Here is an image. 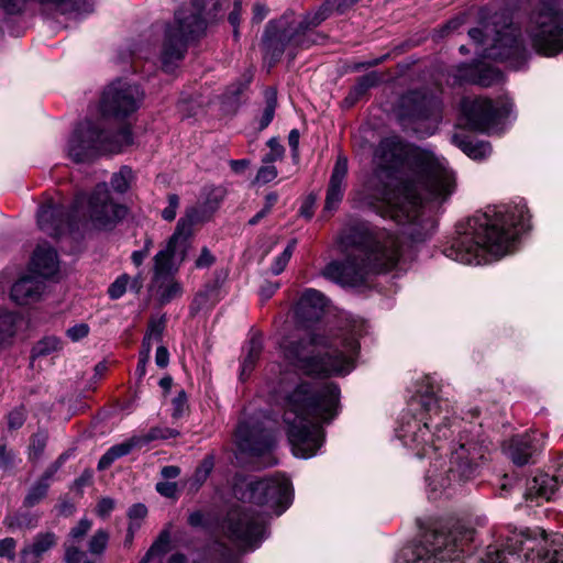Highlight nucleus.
<instances>
[{
  "instance_id": "obj_1",
  "label": "nucleus",
  "mask_w": 563,
  "mask_h": 563,
  "mask_svg": "<svg viewBox=\"0 0 563 563\" xmlns=\"http://www.w3.org/2000/svg\"><path fill=\"white\" fill-rule=\"evenodd\" d=\"M374 168L364 183L365 200L382 217L399 225L412 242L421 243L434 223L420 214L422 194L446 199L454 189V175L431 153L412 148L398 136L383 139L374 151Z\"/></svg>"
},
{
  "instance_id": "obj_2",
  "label": "nucleus",
  "mask_w": 563,
  "mask_h": 563,
  "mask_svg": "<svg viewBox=\"0 0 563 563\" xmlns=\"http://www.w3.org/2000/svg\"><path fill=\"white\" fill-rule=\"evenodd\" d=\"M144 92L125 80H114L103 91L100 100L101 118L85 120L74 130L67 145L68 156L76 163L93 159L102 154L121 152L133 142L131 128L122 124L113 132L109 119H123L142 104Z\"/></svg>"
},
{
  "instance_id": "obj_3",
  "label": "nucleus",
  "mask_w": 563,
  "mask_h": 563,
  "mask_svg": "<svg viewBox=\"0 0 563 563\" xmlns=\"http://www.w3.org/2000/svg\"><path fill=\"white\" fill-rule=\"evenodd\" d=\"M340 389L332 382L302 380L286 393L284 422L292 453L311 457L323 443L322 421L338 413Z\"/></svg>"
},
{
  "instance_id": "obj_4",
  "label": "nucleus",
  "mask_w": 563,
  "mask_h": 563,
  "mask_svg": "<svg viewBox=\"0 0 563 563\" xmlns=\"http://www.w3.org/2000/svg\"><path fill=\"white\" fill-rule=\"evenodd\" d=\"M243 501L263 507L255 511L252 506H239L229 511L224 530L229 540L240 550H253L265 538L266 517L282 515L290 504L291 486L283 475L263 478L246 484L245 489L235 488Z\"/></svg>"
},
{
  "instance_id": "obj_5",
  "label": "nucleus",
  "mask_w": 563,
  "mask_h": 563,
  "mask_svg": "<svg viewBox=\"0 0 563 563\" xmlns=\"http://www.w3.org/2000/svg\"><path fill=\"white\" fill-rule=\"evenodd\" d=\"M364 322L351 321L340 334L309 333L282 343L285 358L307 375H346L354 368Z\"/></svg>"
},
{
  "instance_id": "obj_6",
  "label": "nucleus",
  "mask_w": 563,
  "mask_h": 563,
  "mask_svg": "<svg viewBox=\"0 0 563 563\" xmlns=\"http://www.w3.org/2000/svg\"><path fill=\"white\" fill-rule=\"evenodd\" d=\"M125 214L126 208L111 199L107 184L102 183L91 195L76 196L70 206L64 205L59 199H46L38 206L36 224L43 234L53 241H59L78 229L81 218L88 217L98 229H108Z\"/></svg>"
},
{
  "instance_id": "obj_7",
  "label": "nucleus",
  "mask_w": 563,
  "mask_h": 563,
  "mask_svg": "<svg viewBox=\"0 0 563 563\" xmlns=\"http://www.w3.org/2000/svg\"><path fill=\"white\" fill-rule=\"evenodd\" d=\"M526 203L488 205L456 224L460 246H512L530 229Z\"/></svg>"
},
{
  "instance_id": "obj_8",
  "label": "nucleus",
  "mask_w": 563,
  "mask_h": 563,
  "mask_svg": "<svg viewBox=\"0 0 563 563\" xmlns=\"http://www.w3.org/2000/svg\"><path fill=\"white\" fill-rule=\"evenodd\" d=\"M426 389L420 390V402L428 417L410 418L402 422L398 438L404 445L416 451L417 456H424L430 451H438L451 435L449 410L443 412L435 390L429 377L426 378Z\"/></svg>"
},
{
  "instance_id": "obj_9",
  "label": "nucleus",
  "mask_w": 563,
  "mask_h": 563,
  "mask_svg": "<svg viewBox=\"0 0 563 563\" xmlns=\"http://www.w3.org/2000/svg\"><path fill=\"white\" fill-rule=\"evenodd\" d=\"M221 7L220 0H190L188 8L176 12L174 24L166 29L161 53L164 71H174L185 56L187 41L202 33L207 19L216 18Z\"/></svg>"
},
{
  "instance_id": "obj_10",
  "label": "nucleus",
  "mask_w": 563,
  "mask_h": 563,
  "mask_svg": "<svg viewBox=\"0 0 563 563\" xmlns=\"http://www.w3.org/2000/svg\"><path fill=\"white\" fill-rule=\"evenodd\" d=\"M402 249H351L341 258L330 262L322 271L324 277L342 285L357 287L369 276L387 272L400 264Z\"/></svg>"
},
{
  "instance_id": "obj_11",
  "label": "nucleus",
  "mask_w": 563,
  "mask_h": 563,
  "mask_svg": "<svg viewBox=\"0 0 563 563\" xmlns=\"http://www.w3.org/2000/svg\"><path fill=\"white\" fill-rule=\"evenodd\" d=\"M548 544L544 531H512L501 544L488 545L483 561L485 563H509V559H520L530 563H563V551L553 550L542 553Z\"/></svg>"
},
{
  "instance_id": "obj_12",
  "label": "nucleus",
  "mask_w": 563,
  "mask_h": 563,
  "mask_svg": "<svg viewBox=\"0 0 563 563\" xmlns=\"http://www.w3.org/2000/svg\"><path fill=\"white\" fill-rule=\"evenodd\" d=\"M526 34L538 54L558 55L563 52V12L555 3L542 1L529 15Z\"/></svg>"
},
{
  "instance_id": "obj_13",
  "label": "nucleus",
  "mask_w": 563,
  "mask_h": 563,
  "mask_svg": "<svg viewBox=\"0 0 563 563\" xmlns=\"http://www.w3.org/2000/svg\"><path fill=\"white\" fill-rule=\"evenodd\" d=\"M499 15L494 16L493 25L485 24L484 29L474 27L468 31L470 37L475 43L492 44L485 49V56L495 60L508 62L514 69H520L530 56L522 41L518 38L517 29L512 24L505 23L497 27Z\"/></svg>"
},
{
  "instance_id": "obj_14",
  "label": "nucleus",
  "mask_w": 563,
  "mask_h": 563,
  "mask_svg": "<svg viewBox=\"0 0 563 563\" xmlns=\"http://www.w3.org/2000/svg\"><path fill=\"white\" fill-rule=\"evenodd\" d=\"M474 538V531L459 526L445 532H431L426 534L424 542L417 545L407 547L401 555L407 562L430 563L433 559L439 561L453 560L465 551Z\"/></svg>"
},
{
  "instance_id": "obj_15",
  "label": "nucleus",
  "mask_w": 563,
  "mask_h": 563,
  "mask_svg": "<svg viewBox=\"0 0 563 563\" xmlns=\"http://www.w3.org/2000/svg\"><path fill=\"white\" fill-rule=\"evenodd\" d=\"M224 197V188L216 186L205 187L201 190L198 203L187 208L185 214L178 220L167 246H184L189 243L196 232V228L212 219Z\"/></svg>"
},
{
  "instance_id": "obj_16",
  "label": "nucleus",
  "mask_w": 563,
  "mask_h": 563,
  "mask_svg": "<svg viewBox=\"0 0 563 563\" xmlns=\"http://www.w3.org/2000/svg\"><path fill=\"white\" fill-rule=\"evenodd\" d=\"M178 250L162 249L155 255L154 276L150 290L161 305L169 303L183 295V285L175 278L184 260V252Z\"/></svg>"
},
{
  "instance_id": "obj_17",
  "label": "nucleus",
  "mask_w": 563,
  "mask_h": 563,
  "mask_svg": "<svg viewBox=\"0 0 563 563\" xmlns=\"http://www.w3.org/2000/svg\"><path fill=\"white\" fill-rule=\"evenodd\" d=\"M274 424L271 418L262 413L242 420L235 431L239 449L257 456L269 452L275 443Z\"/></svg>"
},
{
  "instance_id": "obj_18",
  "label": "nucleus",
  "mask_w": 563,
  "mask_h": 563,
  "mask_svg": "<svg viewBox=\"0 0 563 563\" xmlns=\"http://www.w3.org/2000/svg\"><path fill=\"white\" fill-rule=\"evenodd\" d=\"M484 457V449L475 442L462 443L459 448L454 449L450 457V467L448 470V477L440 486L445 488L452 482L466 481L474 476L479 461Z\"/></svg>"
},
{
  "instance_id": "obj_19",
  "label": "nucleus",
  "mask_w": 563,
  "mask_h": 563,
  "mask_svg": "<svg viewBox=\"0 0 563 563\" xmlns=\"http://www.w3.org/2000/svg\"><path fill=\"white\" fill-rule=\"evenodd\" d=\"M461 109L471 129L486 132L494 128L501 117L509 113L507 104L495 107L492 100L486 98H464Z\"/></svg>"
},
{
  "instance_id": "obj_20",
  "label": "nucleus",
  "mask_w": 563,
  "mask_h": 563,
  "mask_svg": "<svg viewBox=\"0 0 563 563\" xmlns=\"http://www.w3.org/2000/svg\"><path fill=\"white\" fill-rule=\"evenodd\" d=\"M396 111L404 124L431 118L437 120L440 114V103L435 97L415 90L399 98Z\"/></svg>"
},
{
  "instance_id": "obj_21",
  "label": "nucleus",
  "mask_w": 563,
  "mask_h": 563,
  "mask_svg": "<svg viewBox=\"0 0 563 563\" xmlns=\"http://www.w3.org/2000/svg\"><path fill=\"white\" fill-rule=\"evenodd\" d=\"M343 246H386L396 242L395 235L388 230L368 222L352 225Z\"/></svg>"
},
{
  "instance_id": "obj_22",
  "label": "nucleus",
  "mask_w": 563,
  "mask_h": 563,
  "mask_svg": "<svg viewBox=\"0 0 563 563\" xmlns=\"http://www.w3.org/2000/svg\"><path fill=\"white\" fill-rule=\"evenodd\" d=\"M46 290V283L26 269L11 286L10 298L18 305H30L40 301Z\"/></svg>"
},
{
  "instance_id": "obj_23",
  "label": "nucleus",
  "mask_w": 563,
  "mask_h": 563,
  "mask_svg": "<svg viewBox=\"0 0 563 563\" xmlns=\"http://www.w3.org/2000/svg\"><path fill=\"white\" fill-rule=\"evenodd\" d=\"M445 257L463 265H484L510 255L509 249H442Z\"/></svg>"
},
{
  "instance_id": "obj_24",
  "label": "nucleus",
  "mask_w": 563,
  "mask_h": 563,
  "mask_svg": "<svg viewBox=\"0 0 563 563\" xmlns=\"http://www.w3.org/2000/svg\"><path fill=\"white\" fill-rule=\"evenodd\" d=\"M37 278L57 282L60 278V264L55 249H36L26 268Z\"/></svg>"
},
{
  "instance_id": "obj_25",
  "label": "nucleus",
  "mask_w": 563,
  "mask_h": 563,
  "mask_svg": "<svg viewBox=\"0 0 563 563\" xmlns=\"http://www.w3.org/2000/svg\"><path fill=\"white\" fill-rule=\"evenodd\" d=\"M346 175L347 158L343 155H339L334 163L327 189L324 211L332 212L338 209L344 196Z\"/></svg>"
},
{
  "instance_id": "obj_26",
  "label": "nucleus",
  "mask_w": 563,
  "mask_h": 563,
  "mask_svg": "<svg viewBox=\"0 0 563 563\" xmlns=\"http://www.w3.org/2000/svg\"><path fill=\"white\" fill-rule=\"evenodd\" d=\"M65 461L66 455L62 454L44 471L42 476L32 484L23 499L24 507L32 508L44 500V498L47 496L53 476L57 473Z\"/></svg>"
},
{
  "instance_id": "obj_27",
  "label": "nucleus",
  "mask_w": 563,
  "mask_h": 563,
  "mask_svg": "<svg viewBox=\"0 0 563 563\" xmlns=\"http://www.w3.org/2000/svg\"><path fill=\"white\" fill-rule=\"evenodd\" d=\"M561 485H563V466L552 476L541 473L530 479L527 484L526 497L550 499Z\"/></svg>"
},
{
  "instance_id": "obj_28",
  "label": "nucleus",
  "mask_w": 563,
  "mask_h": 563,
  "mask_svg": "<svg viewBox=\"0 0 563 563\" xmlns=\"http://www.w3.org/2000/svg\"><path fill=\"white\" fill-rule=\"evenodd\" d=\"M456 82H472L482 87H490L501 80V73L493 67L481 68L471 65H462L454 74Z\"/></svg>"
},
{
  "instance_id": "obj_29",
  "label": "nucleus",
  "mask_w": 563,
  "mask_h": 563,
  "mask_svg": "<svg viewBox=\"0 0 563 563\" xmlns=\"http://www.w3.org/2000/svg\"><path fill=\"white\" fill-rule=\"evenodd\" d=\"M58 538L52 531L40 532L21 550V563H41L43 555L57 544Z\"/></svg>"
},
{
  "instance_id": "obj_30",
  "label": "nucleus",
  "mask_w": 563,
  "mask_h": 563,
  "mask_svg": "<svg viewBox=\"0 0 563 563\" xmlns=\"http://www.w3.org/2000/svg\"><path fill=\"white\" fill-rule=\"evenodd\" d=\"M536 435V433L533 437L529 434L517 435L509 441L506 453L515 464L525 465L529 462V459L538 449L534 444Z\"/></svg>"
},
{
  "instance_id": "obj_31",
  "label": "nucleus",
  "mask_w": 563,
  "mask_h": 563,
  "mask_svg": "<svg viewBox=\"0 0 563 563\" xmlns=\"http://www.w3.org/2000/svg\"><path fill=\"white\" fill-rule=\"evenodd\" d=\"M262 351L263 339L260 334L254 333L244 346V355L240 373L242 379H245L250 376L262 354Z\"/></svg>"
},
{
  "instance_id": "obj_32",
  "label": "nucleus",
  "mask_w": 563,
  "mask_h": 563,
  "mask_svg": "<svg viewBox=\"0 0 563 563\" xmlns=\"http://www.w3.org/2000/svg\"><path fill=\"white\" fill-rule=\"evenodd\" d=\"M383 77L377 71H371L360 77L356 84L350 89L347 96L344 98V104L346 107L354 106L361 98H363L368 89L377 86L382 81Z\"/></svg>"
},
{
  "instance_id": "obj_33",
  "label": "nucleus",
  "mask_w": 563,
  "mask_h": 563,
  "mask_svg": "<svg viewBox=\"0 0 563 563\" xmlns=\"http://www.w3.org/2000/svg\"><path fill=\"white\" fill-rule=\"evenodd\" d=\"M142 443L139 435H134L126 441L111 446L99 460L98 470H107L115 460L125 456L135 448H141Z\"/></svg>"
},
{
  "instance_id": "obj_34",
  "label": "nucleus",
  "mask_w": 563,
  "mask_h": 563,
  "mask_svg": "<svg viewBox=\"0 0 563 563\" xmlns=\"http://www.w3.org/2000/svg\"><path fill=\"white\" fill-rule=\"evenodd\" d=\"M325 297L320 291L309 288L301 295L298 309L302 314H308L310 318H318L325 307Z\"/></svg>"
},
{
  "instance_id": "obj_35",
  "label": "nucleus",
  "mask_w": 563,
  "mask_h": 563,
  "mask_svg": "<svg viewBox=\"0 0 563 563\" xmlns=\"http://www.w3.org/2000/svg\"><path fill=\"white\" fill-rule=\"evenodd\" d=\"M169 542L170 531L169 528H165L159 532L157 539L141 560V563H148L153 558L165 554L168 551Z\"/></svg>"
},
{
  "instance_id": "obj_36",
  "label": "nucleus",
  "mask_w": 563,
  "mask_h": 563,
  "mask_svg": "<svg viewBox=\"0 0 563 563\" xmlns=\"http://www.w3.org/2000/svg\"><path fill=\"white\" fill-rule=\"evenodd\" d=\"M460 148L470 157L474 159H482L490 154L492 147L485 142H473L471 140H461L459 142Z\"/></svg>"
},
{
  "instance_id": "obj_37",
  "label": "nucleus",
  "mask_w": 563,
  "mask_h": 563,
  "mask_svg": "<svg viewBox=\"0 0 563 563\" xmlns=\"http://www.w3.org/2000/svg\"><path fill=\"white\" fill-rule=\"evenodd\" d=\"M62 349V342L57 336H45L32 349V358L47 356Z\"/></svg>"
},
{
  "instance_id": "obj_38",
  "label": "nucleus",
  "mask_w": 563,
  "mask_h": 563,
  "mask_svg": "<svg viewBox=\"0 0 563 563\" xmlns=\"http://www.w3.org/2000/svg\"><path fill=\"white\" fill-rule=\"evenodd\" d=\"M37 517L29 512L15 514L4 519V523L10 529H33L37 526Z\"/></svg>"
},
{
  "instance_id": "obj_39",
  "label": "nucleus",
  "mask_w": 563,
  "mask_h": 563,
  "mask_svg": "<svg viewBox=\"0 0 563 563\" xmlns=\"http://www.w3.org/2000/svg\"><path fill=\"white\" fill-rule=\"evenodd\" d=\"M179 432L167 427H154L146 434L139 435L142 446L155 440L176 438Z\"/></svg>"
},
{
  "instance_id": "obj_40",
  "label": "nucleus",
  "mask_w": 563,
  "mask_h": 563,
  "mask_svg": "<svg viewBox=\"0 0 563 563\" xmlns=\"http://www.w3.org/2000/svg\"><path fill=\"white\" fill-rule=\"evenodd\" d=\"M132 179V169L128 166H123L118 173H114L111 177V186L118 192H125Z\"/></svg>"
},
{
  "instance_id": "obj_41",
  "label": "nucleus",
  "mask_w": 563,
  "mask_h": 563,
  "mask_svg": "<svg viewBox=\"0 0 563 563\" xmlns=\"http://www.w3.org/2000/svg\"><path fill=\"white\" fill-rule=\"evenodd\" d=\"M276 106V92L269 89L266 91V106L260 120V130H264L269 125L274 118Z\"/></svg>"
},
{
  "instance_id": "obj_42",
  "label": "nucleus",
  "mask_w": 563,
  "mask_h": 563,
  "mask_svg": "<svg viewBox=\"0 0 563 563\" xmlns=\"http://www.w3.org/2000/svg\"><path fill=\"white\" fill-rule=\"evenodd\" d=\"M109 541V533L100 529L95 532V534L90 538L88 543V549L91 554H100L107 548Z\"/></svg>"
},
{
  "instance_id": "obj_43",
  "label": "nucleus",
  "mask_w": 563,
  "mask_h": 563,
  "mask_svg": "<svg viewBox=\"0 0 563 563\" xmlns=\"http://www.w3.org/2000/svg\"><path fill=\"white\" fill-rule=\"evenodd\" d=\"M65 563H93L87 554L74 544H65Z\"/></svg>"
},
{
  "instance_id": "obj_44",
  "label": "nucleus",
  "mask_w": 563,
  "mask_h": 563,
  "mask_svg": "<svg viewBox=\"0 0 563 563\" xmlns=\"http://www.w3.org/2000/svg\"><path fill=\"white\" fill-rule=\"evenodd\" d=\"M278 200L277 192H269L265 196V203L264 207L249 220V223L251 225L257 224L262 219H264L273 209L275 203Z\"/></svg>"
},
{
  "instance_id": "obj_45",
  "label": "nucleus",
  "mask_w": 563,
  "mask_h": 563,
  "mask_svg": "<svg viewBox=\"0 0 563 563\" xmlns=\"http://www.w3.org/2000/svg\"><path fill=\"white\" fill-rule=\"evenodd\" d=\"M267 145L271 151L263 157L264 164H272L275 161L280 159L283 157L285 150L277 139H269Z\"/></svg>"
},
{
  "instance_id": "obj_46",
  "label": "nucleus",
  "mask_w": 563,
  "mask_h": 563,
  "mask_svg": "<svg viewBox=\"0 0 563 563\" xmlns=\"http://www.w3.org/2000/svg\"><path fill=\"white\" fill-rule=\"evenodd\" d=\"M91 526H92V523L90 520L82 518L74 528L70 529L68 537L71 540L74 545L76 542H79L80 540H82V538L91 529Z\"/></svg>"
},
{
  "instance_id": "obj_47",
  "label": "nucleus",
  "mask_w": 563,
  "mask_h": 563,
  "mask_svg": "<svg viewBox=\"0 0 563 563\" xmlns=\"http://www.w3.org/2000/svg\"><path fill=\"white\" fill-rule=\"evenodd\" d=\"M129 283V276L123 274L119 276L109 287L108 294L111 299H119L126 291V286Z\"/></svg>"
},
{
  "instance_id": "obj_48",
  "label": "nucleus",
  "mask_w": 563,
  "mask_h": 563,
  "mask_svg": "<svg viewBox=\"0 0 563 563\" xmlns=\"http://www.w3.org/2000/svg\"><path fill=\"white\" fill-rule=\"evenodd\" d=\"M291 256H292L291 250L290 249H284L283 252H280L274 258V262H273V264L271 266V272L274 275H279L280 273H283L284 269L286 268L288 262L290 261Z\"/></svg>"
},
{
  "instance_id": "obj_49",
  "label": "nucleus",
  "mask_w": 563,
  "mask_h": 563,
  "mask_svg": "<svg viewBox=\"0 0 563 563\" xmlns=\"http://www.w3.org/2000/svg\"><path fill=\"white\" fill-rule=\"evenodd\" d=\"M46 445V435L44 433H35L31 439L30 456L37 459L43 453Z\"/></svg>"
},
{
  "instance_id": "obj_50",
  "label": "nucleus",
  "mask_w": 563,
  "mask_h": 563,
  "mask_svg": "<svg viewBox=\"0 0 563 563\" xmlns=\"http://www.w3.org/2000/svg\"><path fill=\"white\" fill-rule=\"evenodd\" d=\"M277 169L271 164L262 166L256 174L255 181L261 184H267L277 177Z\"/></svg>"
},
{
  "instance_id": "obj_51",
  "label": "nucleus",
  "mask_w": 563,
  "mask_h": 563,
  "mask_svg": "<svg viewBox=\"0 0 563 563\" xmlns=\"http://www.w3.org/2000/svg\"><path fill=\"white\" fill-rule=\"evenodd\" d=\"M165 329V321L163 319H152L148 323L146 334L152 338L153 341L159 342Z\"/></svg>"
},
{
  "instance_id": "obj_52",
  "label": "nucleus",
  "mask_w": 563,
  "mask_h": 563,
  "mask_svg": "<svg viewBox=\"0 0 563 563\" xmlns=\"http://www.w3.org/2000/svg\"><path fill=\"white\" fill-rule=\"evenodd\" d=\"M89 330L90 329L87 323H78L69 328L66 331V334L71 341L77 342L86 338L89 334Z\"/></svg>"
},
{
  "instance_id": "obj_53",
  "label": "nucleus",
  "mask_w": 563,
  "mask_h": 563,
  "mask_svg": "<svg viewBox=\"0 0 563 563\" xmlns=\"http://www.w3.org/2000/svg\"><path fill=\"white\" fill-rule=\"evenodd\" d=\"M187 409V395L184 390H180L178 395L173 399V417L179 418L184 415Z\"/></svg>"
},
{
  "instance_id": "obj_54",
  "label": "nucleus",
  "mask_w": 563,
  "mask_h": 563,
  "mask_svg": "<svg viewBox=\"0 0 563 563\" xmlns=\"http://www.w3.org/2000/svg\"><path fill=\"white\" fill-rule=\"evenodd\" d=\"M25 421V412L23 409H14L8 415V427L11 430H16L23 426Z\"/></svg>"
},
{
  "instance_id": "obj_55",
  "label": "nucleus",
  "mask_w": 563,
  "mask_h": 563,
  "mask_svg": "<svg viewBox=\"0 0 563 563\" xmlns=\"http://www.w3.org/2000/svg\"><path fill=\"white\" fill-rule=\"evenodd\" d=\"M15 547L16 541L13 538H4L0 540V556L13 560Z\"/></svg>"
},
{
  "instance_id": "obj_56",
  "label": "nucleus",
  "mask_w": 563,
  "mask_h": 563,
  "mask_svg": "<svg viewBox=\"0 0 563 563\" xmlns=\"http://www.w3.org/2000/svg\"><path fill=\"white\" fill-rule=\"evenodd\" d=\"M156 490L164 497L175 498L177 494V485L172 482H159L156 484Z\"/></svg>"
},
{
  "instance_id": "obj_57",
  "label": "nucleus",
  "mask_w": 563,
  "mask_h": 563,
  "mask_svg": "<svg viewBox=\"0 0 563 563\" xmlns=\"http://www.w3.org/2000/svg\"><path fill=\"white\" fill-rule=\"evenodd\" d=\"M146 515L147 508L143 504H135L128 511V516L131 521L142 520L146 517Z\"/></svg>"
},
{
  "instance_id": "obj_58",
  "label": "nucleus",
  "mask_w": 563,
  "mask_h": 563,
  "mask_svg": "<svg viewBox=\"0 0 563 563\" xmlns=\"http://www.w3.org/2000/svg\"><path fill=\"white\" fill-rule=\"evenodd\" d=\"M114 509V501L111 498H102L97 506V514L100 517L108 516Z\"/></svg>"
},
{
  "instance_id": "obj_59",
  "label": "nucleus",
  "mask_w": 563,
  "mask_h": 563,
  "mask_svg": "<svg viewBox=\"0 0 563 563\" xmlns=\"http://www.w3.org/2000/svg\"><path fill=\"white\" fill-rule=\"evenodd\" d=\"M15 454L12 451H7L5 445L0 444V466L7 468L14 462Z\"/></svg>"
},
{
  "instance_id": "obj_60",
  "label": "nucleus",
  "mask_w": 563,
  "mask_h": 563,
  "mask_svg": "<svg viewBox=\"0 0 563 563\" xmlns=\"http://www.w3.org/2000/svg\"><path fill=\"white\" fill-rule=\"evenodd\" d=\"M240 16H241V1L240 0H236L234 2V9L233 11L229 14V22L231 23V25L234 27V35L236 36L238 35V30L236 27L239 26L240 24Z\"/></svg>"
},
{
  "instance_id": "obj_61",
  "label": "nucleus",
  "mask_w": 563,
  "mask_h": 563,
  "mask_svg": "<svg viewBox=\"0 0 563 563\" xmlns=\"http://www.w3.org/2000/svg\"><path fill=\"white\" fill-rule=\"evenodd\" d=\"M169 353L165 346H158L156 350L155 362L158 367H165L168 364Z\"/></svg>"
},
{
  "instance_id": "obj_62",
  "label": "nucleus",
  "mask_w": 563,
  "mask_h": 563,
  "mask_svg": "<svg viewBox=\"0 0 563 563\" xmlns=\"http://www.w3.org/2000/svg\"><path fill=\"white\" fill-rule=\"evenodd\" d=\"M150 360V355H146V352H140L139 354V362L135 369V374L139 376V378H142L145 376L146 373V364Z\"/></svg>"
},
{
  "instance_id": "obj_63",
  "label": "nucleus",
  "mask_w": 563,
  "mask_h": 563,
  "mask_svg": "<svg viewBox=\"0 0 563 563\" xmlns=\"http://www.w3.org/2000/svg\"><path fill=\"white\" fill-rule=\"evenodd\" d=\"M268 13V9L266 5L261 3H255L253 7V21L256 23L262 22Z\"/></svg>"
},
{
  "instance_id": "obj_64",
  "label": "nucleus",
  "mask_w": 563,
  "mask_h": 563,
  "mask_svg": "<svg viewBox=\"0 0 563 563\" xmlns=\"http://www.w3.org/2000/svg\"><path fill=\"white\" fill-rule=\"evenodd\" d=\"M213 261L214 257L206 249H203V252L196 261V266L199 268L208 267L213 263Z\"/></svg>"
}]
</instances>
